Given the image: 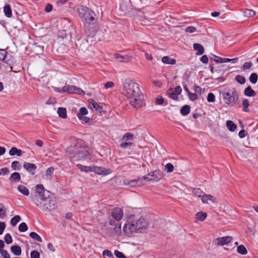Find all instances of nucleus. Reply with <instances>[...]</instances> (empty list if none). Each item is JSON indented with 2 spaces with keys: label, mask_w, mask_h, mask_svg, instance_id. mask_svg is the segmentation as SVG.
I'll use <instances>...</instances> for the list:
<instances>
[{
  "label": "nucleus",
  "mask_w": 258,
  "mask_h": 258,
  "mask_svg": "<svg viewBox=\"0 0 258 258\" xmlns=\"http://www.w3.org/2000/svg\"><path fill=\"white\" fill-rule=\"evenodd\" d=\"M233 238L230 236H224L222 237H218L216 239L215 242H231Z\"/></svg>",
  "instance_id": "26"
},
{
  "label": "nucleus",
  "mask_w": 258,
  "mask_h": 258,
  "mask_svg": "<svg viewBox=\"0 0 258 258\" xmlns=\"http://www.w3.org/2000/svg\"><path fill=\"white\" fill-rule=\"evenodd\" d=\"M57 113L59 117L62 118H66L67 117V110L63 107H59L57 109Z\"/></svg>",
  "instance_id": "33"
},
{
  "label": "nucleus",
  "mask_w": 258,
  "mask_h": 258,
  "mask_svg": "<svg viewBox=\"0 0 258 258\" xmlns=\"http://www.w3.org/2000/svg\"><path fill=\"white\" fill-rule=\"evenodd\" d=\"M122 94L133 107L138 109L144 105V96L139 85L132 80L126 79L123 82Z\"/></svg>",
  "instance_id": "1"
},
{
  "label": "nucleus",
  "mask_w": 258,
  "mask_h": 258,
  "mask_svg": "<svg viewBox=\"0 0 258 258\" xmlns=\"http://www.w3.org/2000/svg\"><path fill=\"white\" fill-rule=\"evenodd\" d=\"M207 213L203 212H199L195 215L196 219L197 220L200 221H204L206 219V218H207Z\"/></svg>",
  "instance_id": "28"
},
{
  "label": "nucleus",
  "mask_w": 258,
  "mask_h": 258,
  "mask_svg": "<svg viewBox=\"0 0 258 258\" xmlns=\"http://www.w3.org/2000/svg\"><path fill=\"white\" fill-rule=\"evenodd\" d=\"M244 94L248 97H254L256 95V92L252 89L250 86H248L244 89Z\"/></svg>",
  "instance_id": "20"
},
{
  "label": "nucleus",
  "mask_w": 258,
  "mask_h": 258,
  "mask_svg": "<svg viewBox=\"0 0 258 258\" xmlns=\"http://www.w3.org/2000/svg\"><path fill=\"white\" fill-rule=\"evenodd\" d=\"M146 180L148 181H152V178H149L148 176H144L142 177L139 178L137 179L131 180L127 182L124 181V184L131 186H134L136 185H139L140 184H144V181Z\"/></svg>",
  "instance_id": "8"
},
{
  "label": "nucleus",
  "mask_w": 258,
  "mask_h": 258,
  "mask_svg": "<svg viewBox=\"0 0 258 258\" xmlns=\"http://www.w3.org/2000/svg\"><path fill=\"white\" fill-rule=\"evenodd\" d=\"M23 168L26 169L31 175H34L35 174V171L37 169V166L35 164L24 162L23 164Z\"/></svg>",
  "instance_id": "11"
},
{
  "label": "nucleus",
  "mask_w": 258,
  "mask_h": 258,
  "mask_svg": "<svg viewBox=\"0 0 258 258\" xmlns=\"http://www.w3.org/2000/svg\"><path fill=\"white\" fill-rule=\"evenodd\" d=\"M9 179L12 183L18 182L21 179L20 174L17 172H14L11 175Z\"/></svg>",
  "instance_id": "18"
},
{
  "label": "nucleus",
  "mask_w": 258,
  "mask_h": 258,
  "mask_svg": "<svg viewBox=\"0 0 258 258\" xmlns=\"http://www.w3.org/2000/svg\"><path fill=\"white\" fill-rule=\"evenodd\" d=\"M18 228L20 232H25L27 230L28 226L25 222H22L19 225Z\"/></svg>",
  "instance_id": "50"
},
{
  "label": "nucleus",
  "mask_w": 258,
  "mask_h": 258,
  "mask_svg": "<svg viewBox=\"0 0 258 258\" xmlns=\"http://www.w3.org/2000/svg\"><path fill=\"white\" fill-rule=\"evenodd\" d=\"M6 215V209L4 205L0 203V218H3Z\"/></svg>",
  "instance_id": "49"
},
{
  "label": "nucleus",
  "mask_w": 258,
  "mask_h": 258,
  "mask_svg": "<svg viewBox=\"0 0 258 258\" xmlns=\"http://www.w3.org/2000/svg\"><path fill=\"white\" fill-rule=\"evenodd\" d=\"M244 15L246 17H251L255 15V12L252 10L245 9L243 12Z\"/></svg>",
  "instance_id": "40"
},
{
  "label": "nucleus",
  "mask_w": 258,
  "mask_h": 258,
  "mask_svg": "<svg viewBox=\"0 0 258 258\" xmlns=\"http://www.w3.org/2000/svg\"><path fill=\"white\" fill-rule=\"evenodd\" d=\"M35 190H36V193H37L38 194L37 195H35L34 196V197L33 198V200L36 197H41L42 199L44 198V192L45 189H44V186H43V185L42 184H37L36 186Z\"/></svg>",
  "instance_id": "15"
},
{
  "label": "nucleus",
  "mask_w": 258,
  "mask_h": 258,
  "mask_svg": "<svg viewBox=\"0 0 258 258\" xmlns=\"http://www.w3.org/2000/svg\"><path fill=\"white\" fill-rule=\"evenodd\" d=\"M91 150L88 146L78 144L75 146L67 148V154L74 161L87 160L91 155Z\"/></svg>",
  "instance_id": "3"
},
{
  "label": "nucleus",
  "mask_w": 258,
  "mask_h": 258,
  "mask_svg": "<svg viewBox=\"0 0 258 258\" xmlns=\"http://www.w3.org/2000/svg\"><path fill=\"white\" fill-rule=\"evenodd\" d=\"M224 103L227 105H234L239 99V94L234 88H225L220 92Z\"/></svg>",
  "instance_id": "6"
},
{
  "label": "nucleus",
  "mask_w": 258,
  "mask_h": 258,
  "mask_svg": "<svg viewBox=\"0 0 258 258\" xmlns=\"http://www.w3.org/2000/svg\"><path fill=\"white\" fill-rule=\"evenodd\" d=\"M212 56L211 59L217 63L227 62V61H226V60H227V58H221L215 54H212Z\"/></svg>",
  "instance_id": "30"
},
{
  "label": "nucleus",
  "mask_w": 258,
  "mask_h": 258,
  "mask_svg": "<svg viewBox=\"0 0 258 258\" xmlns=\"http://www.w3.org/2000/svg\"><path fill=\"white\" fill-rule=\"evenodd\" d=\"M0 171H1V175H8L10 172L9 169L7 167L2 168Z\"/></svg>",
  "instance_id": "60"
},
{
  "label": "nucleus",
  "mask_w": 258,
  "mask_h": 258,
  "mask_svg": "<svg viewBox=\"0 0 258 258\" xmlns=\"http://www.w3.org/2000/svg\"><path fill=\"white\" fill-rule=\"evenodd\" d=\"M242 105L243 106L242 110L245 112H249V109L248 106H249V100L247 99H244L242 101Z\"/></svg>",
  "instance_id": "35"
},
{
  "label": "nucleus",
  "mask_w": 258,
  "mask_h": 258,
  "mask_svg": "<svg viewBox=\"0 0 258 258\" xmlns=\"http://www.w3.org/2000/svg\"><path fill=\"white\" fill-rule=\"evenodd\" d=\"M17 189L20 192H21L24 196H27L29 195V191L27 187L23 185H19L17 187Z\"/></svg>",
  "instance_id": "24"
},
{
  "label": "nucleus",
  "mask_w": 258,
  "mask_h": 258,
  "mask_svg": "<svg viewBox=\"0 0 258 258\" xmlns=\"http://www.w3.org/2000/svg\"><path fill=\"white\" fill-rule=\"evenodd\" d=\"M22 150L17 148L16 147H12L9 151V154L11 156L17 155L18 156H21L22 155Z\"/></svg>",
  "instance_id": "22"
},
{
  "label": "nucleus",
  "mask_w": 258,
  "mask_h": 258,
  "mask_svg": "<svg viewBox=\"0 0 258 258\" xmlns=\"http://www.w3.org/2000/svg\"><path fill=\"white\" fill-rule=\"evenodd\" d=\"M7 52L3 49H0V59L3 61L4 63L9 65L10 71L13 70V67L11 66V62L9 59H7Z\"/></svg>",
  "instance_id": "10"
},
{
  "label": "nucleus",
  "mask_w": 258,
  "mask_h": 258,
  "mask_svg": "<svg viewBox=\"0 0 258 258\" xmlns=\"http://www.w3.org/2000/svg\"><path fill=\"white\" fill-rule=\"evenodd\" d=\"M78 12L84 26V31L87 37H93L96 34L97 18L94 11L87 7L81 6Z\"/></svg>",
  "instance_id": "2"
},
{
  "label": "nucleus",
  "mask_w": 258,
  "mask_h": 258,
  "mask_svg": "<svg viewBox=\"0 0 258 258\" xmlns=\"http://www.w3.org/2000/svg\"><path fill=\"white\" fill-rule=\"evenodd\" d=\"M111 215L113 219L117 222H119L122 218L123 215V210L120 208H115L112 209Z\"/></svg>",
  "instance_id": "9"
},
{
  "label": "nucleus",
  "mask_w": 258,
  "mask_h": 258,
  "mask_svg": "<svg viewBox=\"0 0 258 258\" xmlns=\"http://www.w3.org/2000/svg\"><path fill=\"white\" fill-rule=\"evenodd\" d=\"M93 171L100 175H106L111 173L110 169H106L102 167L95 166L93 167Z\"/></svg>",
  "instance_id": "12"
},
{
  "label": "nucleus",
  "mask_w": 258,
  "mask_h": 258,
  "mask_svg": "<svg viewBox=\"0 0 258 258\" xmlns=\"http://www.w3.org/2000/svg\"><path fill=\"white\" fill-rule=\"evenodd\" d=\"M155 102L157 105H162L164 102V99L163 97L159 96L155 99Z\"/></svg>",
  "instance_id": "55"
},
{
  "label": "nucleus",
  "mask_w": 258,
  "mask_h": 258,
  "mask_svg": "<svg viewBox=\"0 0 258 258\" xmlns=\"http://www.w3.org/2000/svg\"><path fill=\"white\" fill-rule=\"evenodd\" d=\"M4 239L5 242H12V236L9 233H7L5 235Z\"/></svg>",
  "instance_id": "62"
},
{
  "label": "nucleus",
  "mask_w": 258,
  "mask_h": 258,
  "mask_svg": "<svg viewBox=\"0 0 258 258\" xmlns=\"http://www.w3.org/2000/svg\"><path fill=\"white\" fill-rule=\"evenodd\" d=\"M114 254L117 258H127L122 252L117 250L114 251Z\"/></svg>",
  "instance_id": "54"
},
{
  "label": "nucleus",
  "mask_w": 258,
  "mask_h": 258,
  "mask_svg": "<svg viewBox=\"0 0 258 258\" xmlns=\"http://www.w3.org/2000/svg\"><path fill=\"white\" fill-rule=\"evenodd\" d=\"M173 91L178 96V95H179L181 93V92L182 91V89L180 87V86H178L176 87L174 89H173Z\"/></svg>",
  "instance_id": "61"
},
{
  "label": "nucleus",
  "mask_w": 258,
  "mask_h": 258,
  "mask_svg": "<svg viewBox=\"0 0 258 258\" xmlns=\"http://www.w3.org/2000/svg\"><path fill=\"white\" fill-rule=\"evenodd\" d=\"M11 250L12 252L16 256H19L21 254V248L19 246H12L11 247Z\"/></svg>",
  "instance_id": "29"
},
{
  "label": "nucleus",
  "mask_w": 258,
  "mask_h": 258,
  "mask_svg": "<svg viewBox=\"0 0 258 258\" xmlns=\"http://www.w3.org/2000/svg\"><path fill=\"white\" fill-rule=\"evenodd\" d=\"M4 12L6 17L11 18L12 16V10L10 5H6L4 7Z\"/></svg>",
  "instance_id": "32"
},
{
  "label": "nucleus",
  "mask_w": 258,
  "mask_h": 258,
  "mask_svg": "<svg viewBox=\"0 0 258 258\" xmlns=\"http://www.w3.org/2000/svg\"><path fill=\"white\" fill-rule=\"evenodd\" d=\"M165 170L167 173H170L174 170V166L170 163H167L165 166Z\"/></svg>",
  "instance_id": "48"
},
{
  "label": "nucleus",
  "mask_w": 258,
  "mask_h": 258,
  "mask_svg": "<svg viewBox=\"0 0 258 258\" xmlns=\"http://www.w3.org/2000/svg\"><path fill=\"white\" fill-rule=\"evenodd\" d=\"M89 107L93 110L101 113L103 111V108L97 102L92 101L89 103Z\"/></svg>",
  "instance_id": "16"
},
{
  "label": "nucleus",
  "mask_w": 258,
  "mask_h": 258,
  "mask_svg": "<svg viewBox=\"0 0 258 258\" xmlns=\"http://www.w3.org/2000/svg\"><path fill=\"white\" fill-rule=\"evenodd\" d=\"M190 106L188 105L183 106L180 109V112L183 115H187L190 112Z\"/></svg>",
  "instance_id": "38"
},
{
  "label": "nucleus",
  "mask_w": 258,
  "mask_h": 258,
  "mask_svg": "<svg viewBox=\"0 0 258 258\" xmlns=\"http://www.w3.org/2000/svg\"><path fill=\"white\" fill-rule=\"evenodd\" d=\"M21 220V217L19 215L15 216L13 217L11 220V224L13 226H15L18 222H19Z\"/></svg>",
  "instance_id": "43"
},
{
  "label": "nucleus",
  "mask_w": 258,
  "mask_h": 258,
  "mask_svg": "<svg viewBox=\"0 0 258 258\" xmlns=\"http://www.w3.org/2000/svg\"><path fill=\"white\" fill-rule=\"evenodd\" d=\"M30 237L33 239L34 240L37 241L38 242H41L42 241V238L41 237L37 234L36 233L34 232H32L29 234Z\"/></svg>",
  "instance_id": "39"
},
{
  "label": "nucleus",
  "mask_w": 258,
  "mask_h": 258,
  "mask_svg": "<svg viewBox=\"0 0 258 258\" xmlns=\"http://www.w3.org/2000/svg\"><path fill=\"white\" fill-rule=\"evenodd\" d=\"M187 95L189 99L191 101H195L198 99V95L196 93H191L190 92Z\"/></svg>",
  "instance_id": "56"
},
{
  "label": "nucleus",
  "mask_w": 258,
  "mask_h": 258,
  "mask_svg": "<svg viewBox=\"0 0 258 258\" xmlns=\"http://www.w3.org/2000/svg\"><path fill=\"white\" fill-rule=\"evenodd\" d=\"M237 252L242 255L247 254V251L245 247L243 245H240L237 247Z\"/></svg>",
  "instance_id": "42"
},
{
  "label": "nucleus",
  "mask_w": 258,
  "mask_h": 258,
  "mask_svg": "<svg viewBox=\"0 0 258 258\" xmlns=\"http://www.w3.org/2000/svg\"><path fill=\"white\" fill-rule=\"evenodd\" d=\"M192 192L196 196L201 198V199L205 195V193L199 188H194L192 189Z\"/></svg>",
  "instance_id": "36"
},
{
  "label": "nucleus",
  "mask_w": 258,
  "mask_h": 258,
  "mask_svg": "<svg viewBox=\"0 0 258 258\" xmlns=\"http://www.w3.org/2000/svg\"><path fill=\"white\" fill-rule=\"evenodd\" d=\"M5 243H0V253L4 258H10V255L7 250L3 249Z\"/></svg>",
  "instance_id": "27"
},
{
  "label": "nucleus",
  "mask_w": 258,
  "mask_h": 258,
  "mask_svg": "<svg viewBox=\"0 0 258 258\" xmlns=\"http://www.w3.org/2000/svg\"><path fill=\"white\" fill-rule=\"evenodd\" d=\"M76 166L81 171L86 172L93 171V167L82 165L80 164L76 165Z\"/></svg>",
  "instance_id": "25"
},
{
  "label": "nucleus",
  "mask_w": 258,
  "mask_h": 258,
  "mask_svg": "<svg viewBox=\"0 0 258 258\" xmlns=\"http://www.w3.org/2000/svg\"><path fill=\"white\" fill-rule=\"evenodd\" d=\"M133 145V143L132 142H127L126 141H122V142L120 144V146L122 148H126Z\"/></svg>",
  "instance_id": "53"
},
{
  "label": "nucleus",
  "mask_w": 258,
  "mask_h": 258,
  "mask_svg": "<svg viewBox=\"0 0 258 258\" xmlns=\"http://www.w3.org/2000/svg\"><path fill=\"white\" fill-rule=\"evenodd\" d=\"M30 257L31 258H39L40 254L36 250H33L30 253Z\"/></svg>",
  "instance_id": "57"
},
{
  "label": "nucleus",
  "mask_w": 258,
  "mask_h": 258,
  "mask_svg": "<svg viewBox=\"0 0 258 258\" xmlns=\"http://www.w3.org/2000/svg\"><path fill=\"white\" fill-rule=\"evenodd\" d=\"M88 112V110L85 107H81L77 114V116L79 118H81L82 116L86 115Z\"/></svg>",
  "instance_id": "41"
},
{
  "label": "nucleus",
  "mask_w": 258,
  "mask_h": 258,
  "mask_svg": "<svg viewBox=\"0 0 258 258\" xmlns=\"http://www.w3.org/2000/svg\"><path fill=\"white\" fill-rule=\"evenodd\" d=\"M166 94L169 98H170L173 100H176L178 99L177 95H176V94L174 92L173 89H172V88L169 89L167 91Z\"/></svg>",
  "instance_id": "34"
},
{
  "label": "nucleus",
  "mask_w": 258,
  "mask_h": 258,
  "mask_svg": "<svg viewBox=\"0 0 258 258\" xmlns=\"http://www.w3.org/2000/svg\"><path fill=\"white\" fill-rule=\"evenodd\" d=\"M134 135L131 133L125 134L122 138V141H132L134 139Z\"/></svg>",
  "instance_id": "37"
},
{
  "label": "nucleus",
  "mask_w": 258,
  "mask_h": 258,
  "mask_svg": "<svg viewBox=\"0 0 258 258\" xmlns=\"http://www.w3.org/2000/svg\"><path fill=\"white\" fill-rule=\"evenodd\" d=\"M193 48L195 50L197 51V55H202L204 53V47L199 43H195Z\"/></svg>",
  "instance_id": "21"
},
{
  "label": "nucleus",
  "mask_w": 258,
  "mask_h": 258,
  "mask_svg": "<svg viewBox=\"0 0 258 258\" xmlns=\"http://www.w3.org/2000/svg\"><path fill=\"white\" fill-rule=\"evenodd\" d=\"M247 133L244 130L240 131L239 133V137L240 138H243L247 135Z\"/></svg>",
  "instance_id": "63"
},
{
  "label": "nucleus",
  "mask_w": 258,
  "mask_h": 258,
  "mask_svg": "<svg viewBox=\"0 0 258 258\" xmlns=\"http://www.w3.org/2000/svg\"><path fill=\"white\" fill-rule=\"evenodd\" d=\"M207 101L209 102H214L215 101V96L212 93H209L207 96Z\"/></svg>",
  "instance_id": "51"
},
{
  "label": "nucleus",
  "mask_w": 258,
  "mask_h": 258,
  "mask_svg": "<svg viewBox=\"0 0 258 258\" xmlns=\"http://www.w3.org/2000/svg\"><path fill=\"white\" fill-rule=\"evenodd\" d=\"M162 61L165 64H174L176 63L175 59L171 58L169 56H165L162 58Z\"/></svg>",
  "instance_id": "23"
},
{
  "label": "nucleus",
  "mask_w": 258,
  "mask_h": 258,
  "mask_svg": "<svg viewBox=\"0 0 258 258\" xmlns=\"http://www.w3.org/2000/svg\"><path fill=\"white\" fill-rule=\"evenodd\" d=\"M257 75L256 73H252L249 76V81L252 84H255L257 81Z\"/></svg>",
  "instance_id": "45"
},
{
  "label": "nucleus",
  "mask_w": 258,
  "mask_h": 258,
  "mask_svg": "<svg viewBox=\"0 0 258 258\" xmlns=\"http://www.w3.org/2000/svg\"><path fill=\"white\" fill-rule=\"evenodd\" d=\"M200 60L204 63H207L208 62V57L206 55H203Z\"/></svg>",
  "instance_id": "64"
},
{
  "label": "nucleus",
  "mask_w": 258,
  "mask_h": 258,
  "mask_svg": "<svg viewBox=\"0 0 258 258\" xmlns=\"http://www.w3.org/2000/svg\"><path fill=\"white\" fill-rule=\"evenodd\" d=\"M11 167L14 170H19L20 168V163L19 161H14L11 164Z\"/></svg>",
  "instance_id": "46"
},
{
  "label": "nucleus",
  "mask_w": 258,
  "mask_h": 258,
  "mask_svg": "<svg viewBox=\"0 0 258 258\" xmlns=\"http://www.w3.org/2000/svg\"><path fill=\"white\" fill-rule=\"evenodd\" d=\"M252 66V63L250 61H246L245 62L243 65L242 66L241 69L242 70L245 71L247 70H249Z\"/></svg>",
  "instance_id": "47"
},
{
  "label": "nucleus",
  "mask_w": 258,
  "mask_h": 258,
  "mask_svg": "<svg viewBox=\"0 0 258 258\" xmlns=\"http://www.w3.org/2000/svg\"><path fill=\"white\" fill-rule=\"evenodd\" d=\"M33 202L37 207L44 211L50 212L57 208L56 200L49 197L42 199L41 197H36L33 199Z\"/></svg>",
  "instance_id": "5"
},
{
  "label": "nucleus",
  "mask_w": 258,
  "mask_h": 258,
  "mask_svg": "<svg viewBox=\"0 0 258 258\" xmlns=\"http://www.w3.org/2000/svg\"><path fill=\"white\" fill-rule=\"evenodd\" d=\"M226 126L228 130L230 132H234L237 127V125L231 120H227L226 121Z\"/></svg>",
  "instance_id": "31"
},
{
  "label": "nucleus",
  "mask_w": 258,
  "mask_h": 258,
  "mask_svg": "<svg viewBox=\"0 0 258 258\" xmlns=\"http://www.w3.org/2000/svg\"><path fill=\"white\" fill-rule=\"evenodd\" d=\"M196 31V28L193 26H189L185 29V31L187 33H192Z\"/></svg>",
  "instance_id": "58"
},
{
  "label": "nucleus",
  "mask_w": 258,
  "mask_h": 258,
  "mask_svg": "<svg viewBox=\"0 0 258 258\" xmlns=\"http://www.w3.org/2000/svg\"><path fill=\"white\" fill-rule=\"evenodd\" d=\"M62 91L68 94H76L81 95L85 94V92L81 88L73 85H66L62 87Z\"/></svg>",
  "instance_id": "7"
},
{
  "label": "nucleus",
  "mask_w": 258,
  "mask_h": 258,
  "mask_svg": "<svg viewBox=\"0 0 258 258\" xmlns=\"http://www.w3.org/2000/svg\"><path fill=\"white\" fill-rule=\"evenodd\" d=\"M110 226H114V231L116 234L121 233V224L117 222L115 220L110 219L109 222Z\"/></svg>",
  "instance_id": "13"
},
{
  "label": "nucleus",
  "mask_w": 258,
  "mask_h": 258,
  "mask_svg": "<svg viewBox=\"0 0 258 258\" xmlns=\"http://www.w3.org/2000/svg\"><path fill=\"white\" fill-rule=\"evenodd\" d=\"M203 203L208 204V201H211L213 203H215L216 201V199L211 195H207L205 194L203 197L201 199Z\"/></svg>",
  "instance_id": "19"
},
{
  "label": "nucleus",
  "mask_w": 258,
  "mask_h": 258,
  "mask_svg": "<svg viewBox=\"0 0 258 258\" xmlns=\"http://www.w3.org/2000/svg\"><path fill=\"white\" fill-rule=\"evenodd\" d=\"M235 79L237 83L241 85L244 84L245 83V78L241 75H237Z\"/></svg>",
  "instance_id": "44"
},
{
  "label": "nucleus",
  "mask_w": 258,
  "mask_h": 258,
  "mask_svg": "<svg viewBox=\"0 0 258 258\" xmlns=\"http://www.w3.org/2000/svg\"><path fill=\"white\" fill-rule=\"evenodd\" d=\"M148 175L153 177L152 181H158L160 180L162 177V173L160 170H155L150 173Z\"/></svg>",
  "instance_id": "14"
},
{
  "label": "nucleus",
  "mask_w": 258,
  "mask_h": 258,
  "mask_svg": "<svg viewBox=\"0 0 258 258\" xmlns=\"http://www.w3.org/2000/svg\"><path fill=\"white\" fill-rule=\"evenodd\" d=\"M103 255L104 256H108L110 258H114V256L110 250L106 249L103 251Z\"/></svg>",
  "instance_id": "52"
},
{
  "label": "nucleus",
  "mask_w": 258,
  "mask_h": 258,
  "mask_svg": "<svg viewBox=\"0 0 258 258\" xmlns=\"http://www.w3.org/2000/svg\"><path fill=\"white\" fill-rule=\"evenodd\" d=\"M114 57L120 62H127L131 60L133 58L132 56L128 55H121L117 53L114 54Z\"/></svg>",
  "instance_id": "17"
},
{
  "label": "nucleus",
  "mask_w": 258,
  "mask_h": 258,
  "mask_svg": "<svg viewBox=\"0 0 258 258\" xmlns=\"http://www.w3.org/2000/svg\"><path fill=\"white\" fill-rule=\"evenodd\" d=\"M54 171V168L52 167L48 168L46 171V176L50 177Z\"/></svg>",
  "instance_id": "59"
},
{
  "label": "nucleus",
  "mask_w": 258,
  "mask_h": 258,
  "mask_svg": "<svg viewBox=\"0 0 258 258\" xmlns=\"http://www.w3.org/2000/svg\"><path fill=\"white\" fill-rule=\"evenodd\" d=\"M148 222L144 218L134 220L131 223H128L123 226L124 232L129 235L133 232L143 233L148 227Z\"/></svg>",
  "instance_id": "4"
}]
</instances>
